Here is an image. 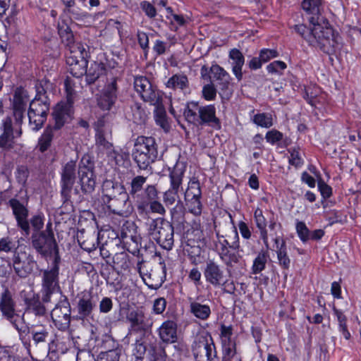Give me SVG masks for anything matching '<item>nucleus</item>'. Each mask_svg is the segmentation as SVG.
<instances>
[{
  "label": "nucleus",
  "mask_w": 361,
  "mask_h": 361,
  "mask_svg": "<svg viewBox=\"0 0 361 361\" xmlns=\"http://www.w3.org/2000/svg\"><path fill=\"white\" fill-rule=\"evenodd\" d=\"M310 28L305 24H298L294 26V30L300 35L309 45L318 47L324 53L331 55L335 52L337 44L336 33L327 19L324 20V24L317 23L312 25Z\"/></svg>",
  "instance_id": "obj_1"
},
{
  "label": "nucleus",
  "mask_w": 361,
  "mask_h": 361,
  "mask_svg": "<svg viewBox=\"0 0 361 361\" xmlns=\"http://www.w3.org/2000/svg\"><path fill=\"white\" fill-rule=\"evenodd\" d=\"M240 238L236 230L232 242L219 232L214 233L212 231L207 232L204 236V247L215 252L222 262L228 267H233L240 262L242 257L239 254Z\"/></svg>",
  "instance_id": "obj_2"
},
{
  "label": "nucleus",
  "mask_w": 361,
  "mask_h": 361,
  "mask_svg": "<svg viewBox=\"0 0 361 361\" xmlns=\"http://www.w3.org/2000/svg\"><path fill=\"white\" fill-rule=\"evenodd\" d=\"M59 262L60 257L56 255L51 267L41 271L44 302H50L63 298L59 284Z\"/></svg>",
  "instance_id": "obj_3"
},
{
  "label": "nucleus",
  "mask_w": 361,
  "mask_h": 361,
  "mask_svg": "<svg viewBox=\"0 0 361 361\" xmlns=\"http://www.w3.org/2000/svg\"><path fill=\"white\" fill-rule=\"evenodd\" d=\"M158 152L155 140L152 137L140 136L137 138L133 157L140 169H147L155 161Z\"/></svg>",
  "instance_id": "obj_4"
},
{
  "label": "nucleus",
  "mask_w": 361,
  "mask_h": 361,
  "mask_svg": "<svg viewBox=\"0 0 361 361\" xmlns=\"http://www.w3.org/2000/svg\"><path fill=\"white\" fill-rule=\"evenodd\" d=\"M148 233L161 247L171 250L173 245V227L162 218L152 219L147 223Z\"/></svg>",
  "instance_id": "obj_5"
},
{
  "label": "nucleus",
  "mask_w": 361,
  "mask_h": 361,
  "mask_svg": "<svg viewBox=\"0 0 361 361\" xmlns=\"http://www.w3.org/2000/svg\"><path fill=\"white\" fill-rule=\"evenodd\" d=\"M66 63L70 73L76 78L82 76L86 72L87 55L84 45L80 42L69 44L66 51Z\"/></svg>",
  "instance_id": "obj_6"
},
{
  "label": "nucleus",
  "mask_w": 361,
  "mask_h": 361,
  "mask_svg": "<svg viewBox=\"0 0 361 361\" xmlns=\"http://www.w3.org/2000/svg\"><path fill=\"white\" fill-rule=\"evenodd\" d=\"M11 102V107L15 121V125L17 126L15 133H16L17 136L20 137L22 135L21 126L23 122L27 104L30 102V97L27 91L21 87L16 88Z\"/></svg>",
  "instance_id": "obj_7"
},
{
  "label": "nucleus",
  "mask_w": 361,
  "mask_h": 361,
  "mask_svg": "<svg viewBox=\"0 0 361 361\" xmlns=\"http://www.w3.org/2000/svg\"><path fill=\"white\" fill-rule=\"evenodd\" d=\"M15 306L11 293L6 290L1 296L0 310L2 314L18 332L25 333L28 329L25 324L23 316L16 312Z\"/></svg>",
  "instance_id": "obj_8"
},
{
  "label": "nucleus",
  "mask_w": 361,
  "mask_h": 361,
  "mask_svg": "<svg viewBox=\"0 0 361 361\" xmlns=\"http://www.w3.org/2000/svg\"><path fill=\"white\" fill-rule=\"evenodd\" d=\"M12 261L15 272L22 278L30 274L37 264L33 256L27 252L26 246H18L15 250Z\"/></svg>",
  "instance_id": "obj_9"
},
{
  "label": "nucleus",
  "mask_w": 361,
  "mask_h": 361,
  "mask_svg": "<svg viewBox=\"0 0 361 361\" xmlns=\"http://www.w3.org/2000/svg\"><path fill=\"white\" fill-rule=\"evenodd\" d=\"M47 226L46 231L33 233L32 235V247L42 257H47L55 253L58 255L57 245L54 239V233Z\"/></svg>",
  "instance_id": "obj_10"
},
{
  "label": "nucleus",
  "mask_w": 361,
  "mask_h": 361,
  "mask_svg": "<svg viewBox=\"0 0 361 361\" xmlns=\"http://www.w3.org/2000/svg\"><path fill=\"white\" fill-rule=\"evenodd\" d=\"M185 173L183 163L178 162L170 172V188L164 194V201L166 204L172 205L178 198V192L183 190L182 183Z\"/></svg>",
  "instance_id": "obj_11"
},
{
  "label": "nucleus",
  "mask_w": 361,
  "mask_h": 361,
  "mask_svg": "<svg viewBox=\"0 0 361 361\" xmlns=\"http://www.w3.org/2000/svg\"><path fill=\"white\" fill-rule=\"evenodd\" d=\"M94 164L89 157H82L78 168L79 183L82 192L92 193L95 188V175L93 171Z\"/></svg>",
  "instance_id": "obj_12"
},
{
  "label": "nucleus",
  "mask_w": 361,
  "mask_h": 361,
  "mask_svg": "<svg viewBox=\"0 0 361 361\" xmlns=\"http://www.w3.org/2000/svg\"><path fill=\"white\" fill-rule=\"evenodd\" d=\"M134 88L142 99L150 104H158L161 99V92L157 90L145 76H137L134 79Z\"/></svg>",
  "instance_id": "obj_13"
},
{
  "label": "nucleus",
  "mask_w": 361,
  "mask_h": 361,
  "mask_svg": "<svg viewBox=\"0 0 361 361\" xmlns=\"http://www.w3.org/2000/svg\"><path fill=\"white\" fill-rule=\"evenodd\" d=\"M49 109V104L39 99H35L30 103L27 116L32 130H38L42 128L47 119Z\"/></svg>",
  "instance_id": "obj_14"
},
{
  "label": "nucleus",
  "mask_w": 361,
  "mask_h": 361,
  "mask_svg": "<svg viewBox=\"0 0 361 361\" xmlns=\"http://www.w3.org/2000/svg\"><path fill=\"white\" fill-rule=\"evenodd\" d=\"M57 300H59V302L51 310V317L58 329L65 331L69 328L71 323V307L65 296Z\"/></svg>",
  "instance_id": "obj_15"
},
{
  "label": "nucleus",
  "mask_w": 361,
  "mask_h": 361,
  "mask_svg": "<svg viewBox=\"0 0 361 361\" xmlns=\"http://www.w3.org/2000/svg\"><path fill=\"white\" fill-rule=\"evenodd\" d=\"M0 129L1 130L0 134L1 150L4 152L14 150L17 145L15 137L18 136L16 134V135H14V129L11 117H6L3 120Z\"/></svg>",
  "instance_id": "obj_16"
},
{
  "label": "nucleus",
  "mask_w": 361,
  "mask_h": 361,
  "mask_svg": "<svg viewBox=\"0 0 361 361\" xmlns=\"http://www.w3.org/2000/svg\"><path fill=\"white\" fill-rule=\"evenodd\" d=\"M220 341L221 345L222 357L231 354L238 353L237 348V338L233 337V328L232 325L226 326L224 324L220 325Z\"/></svg>",
  "instance_id": "obj_17"
},
{
  "label": "nucleus",
  "mask_w": 361,
  "mask_h": 361,
  "mask_svg": "<svg viewBox=\"0 0 361 361\" xmlns=\"http://www.w3.org/2000/svg\"><path fill=\"white\" fill-rule=\"evenodd\" d=\"M75 162L70 161L62 169L61 193L66 201L71 197V192L75 181Z\"/></svg>",
  "instance_id": "obj_18"
},
{
  "label": "nucleus",
  "mask_w": 361,
  "mask_h": 361,
  "mask_svg": "<svg viewBox=\"0 0 361 361\" xmlns=\"http://www.w3.org/2000/svg\"><path fill=\"white\" fill-rule=\"evenodd\" d=\"M323 0H302L300 8L304 14L307 16L310 25L323 23L325 19L322 16Z\"/></svg>",
  "instance_id": "obj_19"
},
{
  "label": "nucleus",
  "mask_w": 361,
  "mask_h": 361,
  "mask_svg": "<svg viewBox=\"0 0 361 361\" xmlns=\"http://www.w3.org/2000/svg\"><path fill=\"white\" fill-rule=\"evenodd\" d=\"M9 205L12 208L18 226L24 231L25 235H28L30 234V224L27 221V209L16 199L10 200Z\"/></svg>",
  "instance_id": "obj_20"
},
{
  "label": "nucleus",
  "mask_w": 361,
  "mask_h": 361,
  "mask_svg": "<svg viewBox=\"0 0 361 361\" xmlns=\"http://www.w3.org/2000/svg\"><path fill=\"white\" fill-rule=\"evenodd\" d=\"M117 100V85L115 78L108 84L99 97L97 99L98 106L104 111H109Z\"/></svg>",
  "instance_id": "obj_21"
},
{
  "label": "nucleus",
  "mask_w": 361,
  "mask_h": 361,
  "mask_svg": "<svg viewBox=\"0 0 361 361\" xmlns=\"http://www.w3.org/2000/svg\"><path fill=\"white\" fill-rule=\"evenodd\" d=\"M128 199L129 195L126 192L109 201H106L104 199V203L114 214L121 216H127L131 212V205Z\"/></svg>",
  "instance_id": "obj_22"
},
{
  "label": "nucleus",
  "mask_w": 361,
  "mask_h": 361,
  "mask_svg": "<svg viewBox=\"0 0 361 361\" xmlns=\"http://www.w3.org/2000/svg\"><path fill=\"white\" fill-rule=\"evenodd\" d=\"M127 320L130 323L131 327L137 331L149 330L152 323L148 319L142 310H132L126 315Z\"/></svg>",
  "instance_id": "obj_23"
},
{
  "label": "nucleus",
  "mask_w": 361,
  "mask_h": 361,
  "mask_svg": "<svg viewBox=\"0 0 361 361\" xmlns=\"http://www.w3.org/2000/svg\"><path fill=\"white\" fill-rule=\"evenodd\" d=\"M204 276L207 282L214 286H219L224 281V271L220 266L212 260L208 259L204 269Z\"/></svg>",
  "instance_id": "obj_24"
},
{
  "label": "nucleus",
  "mask_w": 361,
  "mask_h": 361,
  "mask_svg": "<svg viewBox=\"0 0 361 361\" xmlns=\"http://www.w3.org/2000/svg\"><path fill=\"white\" fill-rule=\"evenodd\" d=\"M72 104L70 102L59 103L53 112L54 118L55 120L54 128L59 129L61 128L68 119L71 118L73 114Z\"/></svg>",
  "instance_id": "obj_25"
},
{
  "label": "nucleus",
  "mask_w": 361,
  "mask_h": 361,
  "mask_svg": "<svg viewBox=\"0 0 361 361\" xmlns=\"http://www.w3.org/2000/svg\"><path fill=\"white\" fill-rule=\"evenodd\" d=\"M228 59L231 61V71L238 81L243 79V67L245 64V56L242 51L237 49L233 48L229 51Z\"/></svg>",
  "instance_id": "obj_26"
},
{
  "label": "nucleus",
  "mask_w": 361,
  "mask_h": 361,
  "mask_svg": "<svg viewBox=\"0 0 361 361\" xmlns=\"http://www.w3.org/2000/svg\"><path fill=\"white\" fill-rule=\"evenodd\" d=\"M185 119L190 123L198 126L203 123V108L197 102H190L184 111Z\"/></svg>",
  "instance_id": "obj_27"
},
{
  "label": "nucleus",
  "mask_w": 361,
  "mask_h": 361,
  "mask_svg": "<svg viewBox=\"0 0 361 361\" xmlns=\"http://www.w3.org/2000/svg\"><path fill=\"white\" fill-rule=\"evenodd\" d=\"M126 193L123 185L113 182L111 180H105L102 185V201H109L113 198L118 197L121 194Z\"/></svg>",
  "instance_id": "obj_28"
},
{
  "label": "nucleus",
  "mask_w": 361,
  "mask_h": 361,
  "mask_svg": "<svg viewBox=\"0 0 361 361\" xmlns=\"http://www.w3.org/2000/svg\"><path fill=\"white\" fill-rule=\"evenodd\" d=\"M145 195L140 200L137 201V208L140 214L147 213V207L149 202L155 200L158 197V192L154 185H148L145 188Z\"/></svg>",
  "instance_id": "obj_29"
},
{
  "label": "nucleus",
  "mask_w": 361,
  "mask_h": 361,
  "mask_svg": "<svg viewBox=\"0 0 361 361\" xmlns=\"http://www.w3.org/2000/svg\"><path fill=\"white\" fill-rule=\"evenodd\" d=\"M176 324L173 321H166L159 327L160 338L165 343H175L177 339Z\"/></svg>",
  "instance_id": "obj_30"
},
{
  "label": "nucleus",
  "mask_w": 361,
  "mask_h": 361,
  "mask_svg": "<svg viewBox=\"0 0 361 361\" xmlns=\"http://www.w3.org/2000/svg\"><path fill=\"white\" fill-rule=\"evenodd\" d=\"M277 258V264L282 270V274L284 278L286 279L288 274V271L291 266V259L288 253L287 246H285L283 243L280 247L279 250H275Z\"/></svg>",
  "instance_id": "obj_31"
},
{
  "label": "nucleus",
  "mask_w": 361,
  "mask_h": 361,
  "mask_svg": "<svg viewBox=\"0 0 361 361\" xmlns=\"http://www.w3.org/2000/svg\"><path fill=\"white\" fill-rule=\"evenodd\" d=\"M96 145L100 149L106 150L108 156L114 159L116 163L118 164L119 161L118 159V154L113 149L112 144L106 138L102 130H97L96 134Z\"/></svg>",
  "instance_id": "obj_32"
},
{
  "label": "nucleus",
  "mask_w": 361,
  "mask_h": 361,
  "mask_svg": "<svg viewBox=\"0 0 361 361\" xmlns=\"http://www.w3.org/2000/svg\"><path fill=\"white\" fill-rule=\"evenodd\" d=\"M204 126H208L214 130L221 128V122L216 116L214 104L204 106Z\"/></svg>",
  "instance_id": "obj_33"
},
{
  "label": "nucleus",
  "mask_w": 361,
  "mask_h": 361,
  "mask_svg": "<svg viewBox=\"0 0 361 361\" xmlns=\"http://www.w3.org/2000/svg\"><path fill=\"white\" fill-rule=\"evenodd\" d=\"M25 304L27 310L36 316H44L46 314V308L39 300L38 295L32 293L29 298H26Z\"/></svg>",
  "instance_id": "obj_34"
},
{
  "label": "nucleus",
  "mask_w": 361,
  "mask_h": 361,
  "mask_svg": "<svg viewBox=\"0 0 361 361\" xmlns=\"http://www.w3.org/2000/svg\"><path fill=\"white\" fill-rule=\"evenodd\" d=\"M155 106L154 109V119L156 123L166 133L169 132L171 128V125L166 116V112L162 105V99L158 104H152Z\"/></svg>",
  "instance_id": "obj_35"
},
{
  "label": "nucleus",
  "mask_w": 361,
  "mask_h": 361,
  "mask_svg": "<svg viewBox=\"0 0 361 361\" xmlns=\"http://www.w3.org/2000/svg\"><path fill=\"white\" fill-rule=\"evenodd\" d=\"M269 258L268 249L261 250L253 260L251 267L252 273L253 274H258L264 270Z\"/></svg>",
  "instance_id": "obj_36"
},
{
  "label": "nucleus",
  "mask_w": 361,
  "mask_h": 361,
  "mask_svg": "<svg viewBox=\"0 0 361 361\" xmlns=\"http://www.w3.org/2000/svg\"><path fill=\"white\" fill-rule=\"evenodd\" d=\"M333 314L338 322V331L343 336L345 340H349L351 338V334L348 329L347 317L341 310L336 308L334 305L333 307Z\"/></svg>",
  "instance_id": "obj_37"
},
{
  "label": "nucleus",
  "mask_w": 361,
  "mask_h": 361,
  "mask_svg": "<svg viewBox=\"0 0 361 361\" xmlns=\"http://www.w3.org/2000/svg\"><path fill=\"white\" fill-rule=\"evenodd\" d=\"M94 305L92 297L90 294L84 295L78 302V313L82 317H88L92 313Z\"/></svg>",
  "instance_id": "obj_38"
},
{
  "label": "nucleus",
  "mask_w": 361,
  "mask_h": 361,
  "mask_svg": "<svg viewBox=\"0 0 361 361\" xmlns=\"http://www.w3.org/2000/svg\"><path fill=\"white\" fill-rule=\"evenodd\" d=\"M189 82L188 78L181 74H176L171 77L166 83V86L171 90H183L188 87Z\"/></svg>",
  "instance_id": "obj_39"
},
{
  "label": "nucleus",
  "mask_w": 361,
  "mask_h": 361,
  "mask_svg": "<svg viewBox=\"0 0 361 361\" xmlns=\"http://www.w3.org/2000/svg\"><path fill=\"white\" fill-rule=\"evenodd\" d=\"M139 271L145 284L151 289H157L162 283L161 277L158 276L151 270L150 272H143L142 269L139 268Z\"/></svg>",
  "instance_id": "obj_40"
},
{
  "label": "nucleus",
  "mask_w": 361,
  "mask_h": 361,
  "mask_svg": "<svg viewBox=\"0 0 361 361\" xmlns=\"http://www.w3.org/2000/svg\"><path fill=\"white\" fill-rule=\"evenodd\" d=\"M253 123L264 128H269L274 125L271 113H257L251 118Z\"/></svg>",
  "instance_id": "obj_41"
},
{
  "label": "nucleus",
  "mask_w": 361,
  "mask_h": 361,
  "mask_svg": "<svg viewBox=\"0 0 361 361\" xmlns=\"http://www.w3.org/2000/svg\"><path fill=\"white\" fill-rule=\"evenodd\" d=\"M104 69L101 63H94L88 69L86 68V80L88 84H92L104 73Z\"/></svg>",
  "instance_id": "obj_42"
},
{
  "label": "nucleus",
  "mask_w": 361,
  "mask_h": 361,
  "mask_svg": "<svg viewBox=\"0 0 361 361\" xmlns=\"http://www.w3.org/2000/svg\"><path fill=\"white\" fill-rule=\"evenodd\" d=\"M300 148L298 145L288 148V152L290 154L288 164L295 169H299L304 165V159L300 155Z\"/></svg>",
  "instance_id": "obj_43"
},
{
  "label": "nucleus",
  "mask_w": 361,
  "mask_h": 361,
  "mask_svg": "<svg viewBox=\"0 0 361 361\" xmlns=\"http://www.w3.org/2000/svg\"><path fill=\"white\" fill-rule=\"evenodd\" d=\"M185 197V200L202 197L200 183L195 178L190 180Z\"/></svg>",
  "instance_id": "obj_44"
},
{
  "label": "nucleus",
  "mask_w": 361,
  "mask_h": 361,
  "mask_svg": "<svg viewBox=\"0 0 361 361\" xmlns=\"http://www.w3.org/2000/svg\"><path fill=\"white\" fill-rule=\"evenodd\" d=\"M147 180V178L142 176H137L133 178L130 183V189L129 194L133 198H139V193L143 188V185Z\"/></svg>",
  "instance_id": "obj_45"
},
{
  "label": "nucleus",
  "mask_w": 361,
  "mask_h": 361,
  "mask_svg": "<svg viewBox=\"0 0 361 361\" xmlns=\"http://www.w3.org/2000/svg\"><path fill=\"white\" fill-rule=\"evenodd\" d=\"M287 68V64L281 60H276L269 63L266 66V71L268 74L281 76L284 71Z\"/></svg>",
  "instance_id": "obj_46"
},
{
  "label": "nucleus",
  "mask_w": 361,
  "mask_h": 361,
  "mask_svg": "<svg viewBox=\"0 0 361 361\" xmlns=\"http://www.w3.org/2000/svg\"><path fill=\"white\" fill-rule=\"evenodd\" d=\"M202 296H190L188 298L190 307V312L197 318L203 319V305L199 301Z\"/></svg>",
  "instance_id": "obj_47"
},
{
  "label": "nucleus",
  "mask_w": 361,
  "mask_h": 361,
  "mask_svg": "<svg viewBox=\"0 0 361 361\" xmlns=\"http://www.w3.org/2000/svg\"><path fill=\"white\" fill-rule=\"evenodd\" d=\"M317 187L322 196V204L324 208H326L327 206L326 201L333 195V189L322 178L319 179Z\"/></svg>",
  "instance_id": "obj_48"
},
{
  "label": "nucleus",
  "mask_w": 361,
  "mask_h": 361,
  "mask_svg": "<svg viewBox=\"0 0 361 361\" xmlns=\"http://www.w3.org/2000/svg\"><path fill=\"white\" fill-rule=\"evenodd\" d=\"M231 77L227 78L226 76L216 81V87L219 89V94L224 99H228L232 95V91L230 90Z\"/></svg>",
  "instance_id": "obj_49"
},
{
  "label": "nucleus",
  "mask_w": 361,
  "mask_h": 361,
  "mask_svg": "<svg viewBox=\"0 0 361 361\" xmlns=\"http://www.w3.org/2000/svg\"><path fill=\"white\" fill-rule=\"evenodd\" d=\"M53 136V128H47L39 141V147L41 152L46 151L50 147Z\"/></svg>",
  "instance_id": "obj_50"
},
{
  "label": "nucleus",
  "mask_w": 361,
  "mask_h": 361,
  "mask_svg": "<svg viewBox=\"0 0 361 361\" xmlns=\"http://www.w3.org/2000/svg\"><path fill=\"white\" fill-rule=\"evenodd\" d=\"M78 242L83 250L90 252L96 249L97 245V238H96L94 233H92L87 235L86 239L85 240L78 238Z\"/></svg>",
  "instance_id": "obj_51"
},
{
  "label": "nucleus",
  "mask_w": 361,
  "mask_h": 361,
  "mask_svg": "<svg viewBox=\"0 0 361 361\" xmlns=\"http://www.w3.org/2000/svg\"><path fill=\"white\" fill-rule=\"evenodd\" d=\"M188 245L190 247L188 250V252L192 262L196 265L201 264L203 262L201 247L199 245H195L188 244Z\"/></svg>",
  "instance_id": "obj_52"
},
{
  "label": "nucleus",
  "mask_w": 361,
  "mask_h": 361,
  "mask_svg": "<svg viewBox=\"0 0 361 361\" xmlns=\"http://www.w3.org/2000/svg\"><path fill=\"white\" fill-rule=\"evenodd\" d=\"M295 229L298 238L303 243L310 240V231L304 221H297Z\"/></svg>",
  "instance_id": "obj_53"
},
{
  "label": "nucleus",
  "mask_w": 361,
  "mask_h": 361,
  "mask_svg": "<svg viewBox=\"0 0 361 361\" xmlns=\"http://www.w3.org/2000/svg\"><path fill=\"white\" fill-rule=\"evenodd\" d=\"M209 78L218 81L225 76L227 78H230V75L220 66L215 64L212 65L209 68Z\"/></svg>",
  "instance_id": "obj_54"
},
{
  "label": "nucleus",
  "mask_w": 361,
  "mask_h": 361,
  "mask_svg": "<svg viewBox=\"0 0 361 361\" xmlns=\"http://www.w3.org/2000/svg\"><path fill=\"white\" fill-rule=\"evenodd\" d=\"M149 361H166L164 351L159 348L150 346L147 355Z\"/></svg>",
  "instance_id": "obj_55"
},
{
  "label": "nucleus",
  "mask_w": 361,
  "mask_h": 361,
  "mask_svg": "<svg viewBox=\"0 0 361 361\" xmlns=\"http://www.w3.org/2000/svg\"><path fill=\"white\" fill-rule=\"evenodd\" d=\"M279 52L276 49L262 48L259 51V56L263 64L279 57Z\"/></svg>",
  "instance_id": "obj_56"
},
{
  "label": "nucleus",
  "mask_w": 361,
  "mask_h": 361,
  "mask_svg": "<svg viewBox=\"0 0 361 361\" xmlns=\"http://www.w3.org/2000/svg\"><path fill=\"white\" fill-rule=\"evenodd\" d=\"M202 197L188 199V209L195 216H200L202 212Z\"/></svg>",
  "instance_id": "obj_57"
},
{
  "label": "nucleus",
  "mask_w": 361,
  "mask_h": 361,
  "mask_svg": "<svg viewBox=\"0 0 361 361\" xmlns=\"http://www.w3.org/2000/svg\"><path fill=\"white\" fill-rule=\"evenodd\" d=\"M265 140L271 145H278L283 140V133L276 129H271L267 132Z\"/></svg>",
  "instance_id": "obj_58"
},
{
  "label": "nucleus",
  "mask_w": 361,
  "mask_h": 361,
  "mask_svg": "<svg viewBox=\"0 0 361 361\" xmlns=\"http://www.w3.org/2000/svg\"><path fill=\"white\" fill-rule=\"evenodd\" d=\"M204 350L207 357L206 361H220V358L217 355L216 346L213 342L211 344H204Z\"/></svg>",
  "instance_id": "obj_59"
},
{
  "label": "nucleus",
  "mask_w": 361,
  "mask_h": 361,
  "mask_svg": "<svg viewBox=\"0 0 361 361\" xmlns=\"http://www.w3.org/2000/svg\"><path fill=\"white\" fill-rule=\"evenodd\" d=\"M15 247V242L11 237L6 236L0 239V252H9Z\"/></svg>",
  "instance_id": "obj_60"
},
{
  "label": "nucleus",
  "mask_w": 361,
  "mask_h": 361,
  "mask_svg": "<svg viewBox=\"0 0 361 361\" xmlns=\"http://www.w3.org/2000/svg\"><path fill=\"white\" fill-rule=\"evenodd\" d=\"M65 90L66 93V99L68 102L73 103L74 97L75 94V90L73 89V81L67 78L64 82Z\"/></svg>",
  "instance_id": "obj_61"
},
{
  "label": "nucleus",
  "mask_w": 361,
  "mask_h": 361,
  "mask_svg": "<svg viewBox=\"0 0 361 361\" xmlns=\"http://www.w3.org/2000/svg\"><path fill=\"white\" fill-rule=\"evenodd\" d=\"M192 352L196 361H202V357L203 350L202 348L201 336H197L195 341L194 344L192 345Z\"/></svg>",
  "instance_id": "obj_62"
},
{
  "label": "nucleus",
  "mask_w": 361,
  "mask_h": 361,
  "mask_svg": "<svg viewBox=\"0 0 361 361\" xmlns=\"http://www.w3.org/2000/svg\"><path fill=\"white\" fill-rule=\"evenodd\" d=\"M29 176V171L27 166H20L17 169L16 177L18 183L25 184Z\"/></svg>",
  "instance_id": "obj_63"
},
{
  "label": "nucleus",
  "mask_w": 361,
  "mask_h": 361,
  "mask_svg": "<svg viewBox=\"0 0 361 361\" xmlns=\"http://www.w3.org/2000/svg\"><path fill=\"white\" fill-rule=\"evenodd\" d=\"M216 88L214 85L207 84L204 85V100L206 101H213L216 99Z\"/></svg>",
  "instance_id": "obj_64"
}]
</instances>
